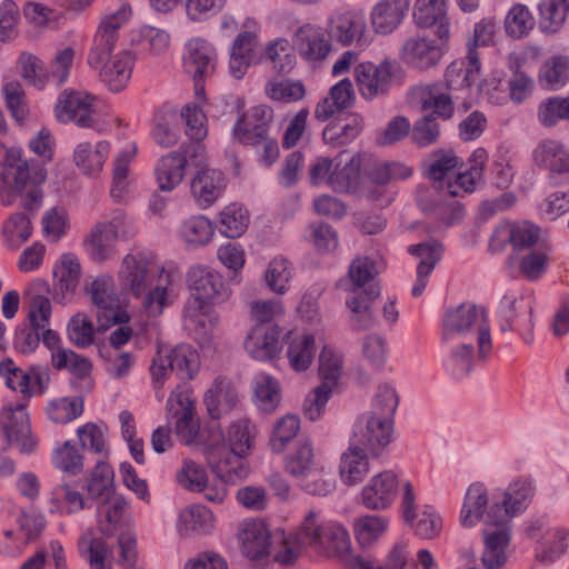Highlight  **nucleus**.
<instances>
[{
	"label": "nucleus",
	"mask_w": 569,
	"mask_h": 569,
	"mask_svg": "<svg viewBox=\"0 0 569 569\" xmlns=\"http://www.w3.org/2000/svg\"><path fill=\"white\" fill-rule=\"evenodd\" d=\"M535 495L530 479L519 478L508 488L495 489L490 493L481 482L471 483L466 491L460 523L473 528L479 522L493 527L483 531L485 550L481 561L486 569H501L507 562L506 550L511 539L510 520L522 513Z\"/></svg>",
	"instance_id": "1"
},
{
	"label": "nucleus",
	"mask_w": 569,
	"mask_h": 569,
	"mask_svg": "<svg viewBox=\"0 0 569 569\" xmlns=\"http://www.w3.org/2000/svg\"><path fill=\"white\" fill-rule=\"evenodd\" d=\"M173 277L144 250L126 253L116 273L121 291L139 300L142 312L150 318L159 317L172 303Z\"/></svg>",
	"instance_id": "2"
},
{
	"label": "nucleus",
	"mask_w": 569,
	"mask_h": 569,
	"mask_svg": "<svg viewBox=\"0 0 569 569\" xmlns=\"http://www.w3.org/2000/svg\"><path fill=\"white\" fill-rule=\"evenodd\" d=\"M191 291L183 307V327L201 346H209L219 325V316L207 308L222 305L231 297V289L222 274L207 266H193L187 273Z\"/></svg>",
	"instance_id": "3"
},
{
	"label": "nucleus",
	"mask_w": 569,
	"mask_h": 569,
	"mask_svg": "<svg viewBox=\"0 0 569 569\" xmlns=\"http://www.w3.org/2000/svg\"><path fill=\"white\" fill-rule=\"evenodd\" d=\"M256 428L247 420L232 423L227 435L210 427L206 445V460L212 472L231 480H244L249 466L244 457L252 447Z\"/></svg>",
	"instance_id": "4"
},
{
	"label": "nucleus",
	"mask_w": 569,
	"mask_h": 569,
	"mask_svg": "<svg viewBox=\"0 0 569 569\" xmlns=\"http://www.w3.org/2000/svg\"><path fill=\"white\" fill-rule=\"evenodd\" d=\"M480 61L475 47L469 48L466 58L455 60L446 70V84L449 93L441 92L436 86L419 87L413 91L422 110H433L438 118L450 119L453 106L459 100L466 108V98L471 86L479 79Z\"/></svg>",
	"instance_id": "5"
},
{
	"label": "nucleus",
	"mask_w": 569,
	"mask_h": 569,
	"mask_svg": "<svg viewBox=\"0 0 569 569\" xmlns=\"http://www.w3.org/2000/svg\"><path fill=\"white\" fill-rule=\"evenodd\" d=\"M441 339L446 343L476 341L478 359L486 360L492 349L486 310L470 302L449 308L442 317Z\"/></svg>",
	"instance_id": "6"
},
{
	"label": "nucleus",
	"mask_w": 569,
	"mask_h": 569,
	"mask_svg": "<svg viewBox=\"0 0 569 569\" xmlns=\"http://www.w3.org/2000/svg\"><path fill=\"white\" fill-rule=\"evenodd\" d=\"M303 546L328 557H345L350 549V536L339 522L326 519L322 512L310 509L295 532Z\"/></svg>",
	"instance_id": "7"
},
{
	"label": "nucleus",
	"mask_w": 569,
	"mask_h": 569,
	"mask_svg": "<svg viewBox=\"0 0 569 569\" xmlns=\"http://www.w3.org/2000/svg\"><path fill=\"white\" fill-rule=\"evenodd\" d=\"M6 163L9 174L13 177L14 188L23 192L24 207L28 209L38 208L43 197L40 186L47 178L43 163L34 159L23 160L19 149L7 150Z\"/></svg>",
	"instance_id": "8"
},
{
	"label": "nucleus",
	"mask_w": 569,
	"mask_h": 569,
	"mask_svg": "<svg viewBox=\"0 0 569 569\" xmlns=\"http://www.w3.org/2000/svg\"><path fill=\"white\" fill-rule=\"evenodd\" d=\"M343 151L335 159L319 158L310 170L313 184L326 182L335 191L347 192L358 186L361 172L362 156L353 154L343 160Z\"/></svg>",
	"instance_id": "9"
},
{
	"label": "nucleus",
	"mask_w": 569,
	"mask_h": 569,
	"mask_svg": "<svg viewBox=\"0 0 569 569\" xmlns=\"http://www.w3.org/2000/svg\"><path fill=\"white\" fill-rule=\"evenodd\" d=\"M532 298L530 293L508 290L497 308V318L501 331H517L527 343L532 341Z\"/></svg>",
	"instance_id": "10"
},
{
	"label": "nucleus",
	"mask_w": 569,
	"mask_h": 569,
	"mask_svg": "<svg viewBox=\"0 0 569 569\" xmlns=\"http://www.w3.org/2000/svg\"><path fill=\"white\" fill-rule=\"evenodd\" d=\"M168 416L174 419V432L187 446L199 442L200 422L196 417L194 399L190 388L178 386L167 402Z\"/></svg>",
	"instance_id": "11"
},
{
	"label": "nucleus",
	"mask_w": 569,
	"mask_h": 569,
	"mask_svg": "<svg viewBox=\"0 0 569 569\" xmlns=\"http://www.w3.org/2000/svg\"><path fill=\"white\" fill-rule=\"evenodd\" d=\"M393 432V419L365 412L355 422L350 441L367 449L371 457L377 458L391 443Z\"/></svg>",
	"instance_id": "12"
},
{
	"label": "nucleus",
	"mask_w": 569,
	"mask_h": 569,
	"mask_svg": "<svg viewBox=\"0 0 569 569\" xmlns=\"http://www.w3.org/2000/svg\"><path fill=\"white\" fill-rule=\"evenodd\" d=\"M27 400L16 405L9 402L0 411L2 435L10 446H17L23 455L33 452L38 441L31 432L27 412Z\"/></svg>",
	"instance_id": "13"
},
{
	"label": "nucleus",
	"mask_w": 569,
	"mask_h": 569,
	"mask_svg": "<svg viewBox=\"0 0 569 569\" xmlns=\"http://www.w3.org/2000/svg\"><path fill=\"white\" fill-rule=\"evenodd\" d=\"M131 7L122 3L116 11L106 13L98 26L93 46L88 54V64L98 67L116 48L119 30L129 22Z\"/></svg>",
	"instance_id": "14"
},
{
	"label": "nucleus",
	"mask_w": 569,
	"mask_h": 569,
	"mask_svg": "<svg viewBox=\"0 0 569 569\" xmlns=\"http://www.w3.org/2000/svg\"><path fill=\"white\" fill-rule=\"evenodd\" d=\"M90 295L94 306L102 310L113 325H123L130 320L126 310L130 299L121 288L116 289L111 274L98 276L90 284Z\"/></svg>",
	"instance_id": "15"
},
{
	"label": "nucleus",
	"mask_w": 569,
	"mask_h": 569,
	"mask_svg": "<svg viewBox=\"0 0 569 569\" xmlns=\"http://www.w3.org/2000/svg\"><path fill=\"white\" fill-rule=\"evenodd\" d=\"M51 463L60 472L57 483L50 492V512L69 513L71 511V440L57 442Z\"/></svg>",
	"instance_id": "16"
},
{
	"label": "nucleus",
	"mask_w": 569,
	"mask_h": 569,
	"mask_svg": "<svg viewBox=\"0 0 569 569\" xmlns=\"http://www.w3.org/2000/svg\"><path fill=\"white\" fill-rule=\"evenodd\" d=\"M399 66L395 60H383L379 64L362 62L355 69V78L360 94L372 100L388 91Z\"/></svg>",
	"instance_id": "17"
},
{
	"label": "nucleus",
	"mask_w": 569,
	"mask_h": 569,
	"mask_svg": "<svg viewBox=\"0 0 569 569\" xmlns=\"http://www.w3.org/2000/svg\"><path fill=\"white\" fill-rule=\"evenodd\" d=\"M203 148L192 144L184 152H170L163 156L154 167V177L161 191L170 192L179 186L186 174L188 158H201Z\"/></svg>",
	"instance_id": "18"
},
{
	"label": "nucleus",
	"mask_w": 569,
	"mask_h": 569,
	"mask_svg": "<svg viewBox=\"0 0 569 569\" xmlns=\"http://www.w3.org/2000/svg\"><path fill=\"white\" fill-rule=\"evenodd\" d=\"M327 33L330 39L342 46L355 43L366 47L370 42L366 19L362 13L355 11L332 14L327 23Z\"/></svg>",
	"instance_id": "19"
},
{
	"label": "nucleus",
	"mask_w": 569,
	"mask_h": 569,
	"mask_svg": "<svg viewBox=\"0 0 569 569\" xmlns=\"http://www.w3.org/2000/svg\"><path fill=\"white\" fill-rule=\"evenodd\" d=\"M217 59L216 48L203 38H191L184 44L183 68L194 81L210 78L214 73Z\"/></svg>",
	"instance_id": "20"
},
{
	"label": "nucleus",
	"mask_w": 569,
	"mask_h": 569,
	"mask_svg": "<svg viewBox=\"0 0 569 569\" xmlns=\"http://www.w3.org/2000/svg\"><path fill=\"white\" fill-rule=\"evenodd\" d=\"M273 111L266 104L254 106L242 112L232 128V137L242 144L250 146L269 133Z\"/></svg>",
	"instance_id": "21"
},
{
	"label": "nucleus",
	"mask_w": 569,
	"mask_h": 569,
	"mask_svg": "<svg viewBox=\"0 0 569 569\" xmlns=\"http://www.w3.org/2000/svg\"><path fill=\"white\" fill-rule=\"evenodd\" d=\"M399 486L396 473L390 470L379 472L363 486L361 502L369 510H386L395 502Z\"/></svg>",
	"instance_id": "22"
},
{
	"label": "nucleus",
	"mask_w": 569,
	"mask_h": 569,
	"mask_svg": "<svg viewBox=\"0 0 569 569\" xmlns=\"http://www.w3.org/2000/svg\"><path fill=\"white\" fill-rule=\"evenodd\" d=\"M533 163L549 172L550 178L569 182V147L556 139H543L532 150Z\"/></svg>",
	"instance_id": "23"
},
{
	"label": "nucleus",
	"mask_w": 569,
	"mask_h": 569,
	"mask_svg": "<svg viewBox=\"0 0 569 569\" xmlns=\"http://www.w3.org/2000/svg\"><path fill=\"white\" fill-rule=\"evenodd\" d=\"M399 54L401 60L408 66L419 70H427L439 63L442 50L432 38L416 34L403 41Z\"/></svg>",
	"instance_id": "24"
},
{
	"label": "nucleus",
	"mask_w": 569,
	"mask_h": 569,
	"mask_svg": "<svg viewBox=\"0 0 569 569\" xmlns=\"http://www.w3.org/2000/svg\"><path fill=\"white\" fill-rule=\"evenodd\" d=\"M380 293V286H369L360 293H348L349 297L345 303L349 313V326L352 331L368 330L377 325V317L372 306Z\"/></svg>",
	"instance_id": "25"
},
{
	"label": "nucleus",
	"mask_w": 569,
	"mask_h": 569,
	"mask_svg": "<svg viewBox=\"0 0 569 569\" xmlns=\"http://www.w3.org/2000/svg\"><path fill=\"white\" fill-rule=\"evenodd\" d=\"M226 187L227 178L222 171L206 168L193 177L191 197L200 209H208L221 198Z\"/></svg>",
	"instance_id": "26"
},
{
	"label": "nucleus",
	"mask_w": 569,
	"mask_h": 569,
	"mask_svg": "<svg viewBox=\"0 0 569 569\" xmlns=\"http://www.w3.org/2000/svg\"><path fill=\"white\" fill-rule=\"evenodd\" d=\"M133 64V54L128 50H123L112 57L109 54L98 67H90L99 70L101 81L110 91L120 92L128 86L131 79Z\"/></svg>",
	"instance_id": "27"
},
{
	"label": "nucleus",
	"mask_w": 569,
	"mask_h": 569,
	"mask_svg": "<svg viewBox=\"0 0 569 569\" xmlns=\"http://www.w3.org/2000/svg\"><path fill=\"white\" fill-rule=\"evenodd\" d=\"M442 246L432 240L408 247V253L418 260L416 268V281L411 289L413 297H420L429 281V277L442 258Z\"/></svg>",
	"instance_id": "28"
},
{
	"label": "nucleus",
	"mask_w": 569,
	"mask_h": 569,
	"mask_svg": "<svg viewBox=\"0 0 569 569\" xmlns=\"http://www.w3.org/2000/svg\"><path fill=\"white\" fill-rule=\"evenodd\" d=\"M292 43L300 57L309 62L325 60L331 50L322 28L311 23L301 26L295 32Z\"/></svg>",
	"instance_id": "29"
},
{
	"label": "nucleus",
	"mask_w": 569,
	"mask_h": 569,
	"mask_svg": "<svg viewBox=\"0 0 569 569\" xmlns=\"http://www.w3.org/2000/svg\"><path fill=\"white\" fill-rule=\"evenodd\" d=\"M242 553L251 560H261L270 555V532L261 520H244L239 530Z\"/></svg>",
	"instance_id": "30"
},
{
	"label": "nucleus",
	"mask_w": 569,
	"mask_h": 569,
	"mask_svg": "<svg viewBox=\"0 0 569 569\" xmlns=\"http://www.w3.org/2000/svg\"><path fill=\"white\" fill-rule=\"evenodd\" d=\"M409 9L408 0H380L370 11V22L373 31L387 36L402 23Z\"/></svg>",
	"instance_id": "31"
},
{
	"label": "nucleus",
	"mask_w": 569,
	"mask_h": 569,
	"mask_svg": "<svg viewBox=\"0 0 569 569\" xmlns=\"http://www.w3.org/2000/svg\"><path fill=\"white\" fill-rule=\"evenodd\" d=\"M380 272L377 261L369 257L355 258L345 278L337 286L347 293H360L369 286H379L376 278Z\"/></svg>",
	"instance_id": "32"
},
{
	"label": "nucleus",
	"mask_w": 569,
	"mask_h": 569,
	"mask_svg": "<svg viewBox=\"0 0 569 569\" xmlns=\"http://www.w3.org/2000/svg\"><path fill=\"white\" fill-rule=\"evenodd\" d=\"M412 17L418 27H437V34L440 39L449 38L447 0H416Z\"/></svg>",
	"instance_id": "33"
},
{
	"label": "nucleus",
	"mask_w": 569,
	"mask_h": 569,
	"mask_svg": "<svg viewBox=\"0 0 569 569\" xmlns=\"http://www.w3.org/2000/svg\"><path fill=\"white\" fill-rule=\"evenodd\" d=\"M278 326L256 325L244 340V349L252 359L269 360L280 350Z\"/></svg>",
	"instance_id": "34"
},
{
	"label": "nucleus",
	"mask_w": 569,
	"mask_h": 569,
	"mask_svg": "<svg viewBox=\"0 0 569 569\" xmlns=\"http://www.w3.org/2000/svg\"><path fill=\"white\" fill-rule=\"evenodd\" d=\"M322 465L309 439H299L283 460L284 470L298 479L311 477L316 471L322 470Z\"/></svg>",
	"instance_id": "35"
},
{
	"label": "nucleus",
	"mask_w": 569,
	"mask_h": 569,
	"mask_svg": "<svg viewBox=\"0 0 569 569\" xmlns=\"http://www.w3.org/2000/svg\"><path fill=\"white\" fill-rule=\"evenodd\" d=\"M238 391L230 379L217 378L206 391L203 402L208 415L219 419L229 413L237 405Z\"/></svg>",
	"instance_id": "36"
},
{
	"label": "nucleus",
	"mask_w": 569,
	"mask_h": 569,
	"mask_svg": "<svg viewBox=\"0 0 569 569\" xmlns=\"http://www.w3.org/2000/svg\"><path fill=\"white\" fill-rule=\"evenodd\" d=\"M258 36L252 31L240 32L230 48L229 70L234 79H241L247 69L257 62Z\"/></svg>",
	"instance_id": "37"
},
{
	"label": "nucleus",
	"mask_w": 569,
	"mask_h": 569,
	"mask_svg": "<svg viewBox=\"0 0 569 569\" xmlns=\"http://www.w3.org/2000/svg\"><path fill=\"white\" fill-rule=\"evenodd\" d=\"M476 341H459L447 343L448 347L442 357V367L453 379H463L473 370Z\"/></svg>",
	"instance_id": "38"
},
{
	"label": "nucleus",
	"mask_w": 569,
	"mask_h": 569,
	"mask_svg": "<svg viewBox=\"0 0 569 569\" xmlns=\"http://www.w3.org/2000/svg\"><path fill=\"white\" fill-rule=\"evenodd\" d=\"M137 154V144L127 143L117 154L112 168L111 198L121 202L126 199L131 184L130 164Z\"/></svg>",
	"instance_id": "39"
},
{
	"label": "nucleus",
	"mask_w": 569,
	"mask_h": 569,
	"mask_svg": "<svg viewBox=\"0 0 569 569\" xmlns=\"http://www.w3.org/2000/svg\"><path fill=\"white\" fill-rule=\"evenodd\" d=\"M365 120L359 113L346 116L338 122L326 126L322 132L323 142L332 148H340L351 143L363 130Z\"/></svg>",
	"instance_id": "40"
},
{
	"label": "nucleus",
	"mask_w": 569,
	"mask_h": 569,
	"mask_svg": "<svg viewBox=\"0 0 569 569\" xmlns=\"http://www.w3.org/2000/svg\"><path fill=\"white\" fill-rule=\"evenodd\" d=\"M367 449L350 441L348 450L342 455L340 477L343 483L353 486L361 482L370 471Z\"/></svg>",
	"instance_id": "41"
},
{
	"label": "nucleus",
	"mask_w": 569,
	"mask_h": 569,
	"mask_svg": "<svg viewBox=\"0 0 569 569\" xmlns=\"http://www.w3.org/2000/svg\"><path fill=\"white\" fill-rule=\"evenodd\" d=\"M287 358L290 367L297 371H306L316 355V336L312 332L297 333L288 337Z\"/></svg>",
	"instance_id": "42"
},
{
	"label": "nucleus",
	"mask_w": 569,
	"mask_h": 569,
	"mask_svg": "<svg viewBox=\"0 0 569 569\" xmlns=\"http://www.w3.org/2000/svg\"><path fill=\"white\" fill-rule=\"evenodd\" d=\"M569 529L555 527L548 529L536 545V559L541 563H552L566 553Z\"/></svg>",
	"instance_id": "43"
},
{
	"label": "nucleus",
	"mask_w": 569,
	"mask_h": 569,
	"mask_svg": "<svg viewBox=\"0 0 569 569\" xmlns=\"http://www.w3.org/2000/svg\"><path fill=\"white\" fill-rule=\"evenodd\" d=\"M427 176L436 187L446 191V183L452 180L459 167V158L452 151L439 150L432 152L426 160Z\"/></svg>",
	"instance_id": "44"
},
{
	"label": "nucleus",
	"mask_w": 569,
	"mask_h": 569,
	"mask_svg": "<svg viewBox=\"0 0 569 569\" xmlns=\"http://www.w3.org/2000/svg\"><path fill=\"white\" fill-rule=\"evenodd\" d=\"M109 151L110 146L106 141L94 146L88 142L79 143L73 152V162L83 174L96 176L102 170Z\"/></svg>",
	"instance_id": "45"
},
{
	"label": "nucleus",
	"mask_w": 569,
	"mask_h": 569,
	"mask_svg": "<svg viewBox=\"0 0 569 569\" xmlns=\"http://www.w3.org/2000/svg\"><path fill=\"white\" fill-rule=\"evenodd\" d=\"M103 226H93L83 240V248L88 257L97 263H103L116 254L118 240L111 232L102 229Z\"/></svg>",
	"instance_id": "46"
},
{
	"label": "nucleus",
	"mask_w": 569,
	"mask_h": 569,
	"mask_svg": "<svg viewBox=\"0 0 569 569\" xmlns=\"http://www.w3.org/2000/svg\"><path fill=\"white\" fill-rule=\"evenodd\" d=\"M540 238V229L529 221H520L508 226L499 227L492 234V242L509 240L515 249L530 248L535 246Z\"/></svg>",
	"instance_id": "47"
},
{
	"label": "nucleus",
	"mask_w": 569,
	"mask_h": 569,
	"mask_svg": "<svg viewBox=\"0 0 569 569\" xmlns=\"http://www.w3.org/2000/svg\"><path fill=\"white\" fill-rule=\"evenodd\" d=\"M212 513L201 505H192L180 511L177 530L181 537L202 533L211 528Z\"/></svg>",
	"instance_id": "48"
},
{
	"label": "nucleus",
	"mask_w": 569,
	"mask_h": 569,
	"mask_svg": "<svg viewBox=\"0 0 569 569\" xmlns=\"http://www.w3.org/2000/svg\"><path fill=\"white\" fill-rule=\"evenodd\" d=\"M318 371L321 379L320 386L328 387L333 391L342 377L343 356L329 345L322 346L319 355Z\"/></svg>",
	"instance_id": "49"
},
{
	"label": "nucleus",
	"mask_w": 569,
	"mask_h": 569,
	"mask_svg": "<svg viewBox=\"0 0 569 569\" xmlns=\"http://www.w3.org/2000/svg\"><path fill=\"white\" fill-rule=\"evenodd\" d=\"M167 356L169 367L181 380H191L200 368V357L189 345H179Z\"/></svg>",
	"instance_id": "50"
},
{
	"label": "nucleus",
	"mask_w": 569,
	"mask_h": 569,
	"mask_svg": "<svg viewBox=\"0 0 569 569\" xmlns=\"http://www.w3.org/2000/svg\"><path fill=\"white\" fill-rule=\"evenodd\" d=\"M389 518L379 515H366L355 521L353 531L361 547H370L385 536L389 528Z\"/></svg>",
	"instance_id": "51"
},
{
	"label": "nucleus",
	"mask_w": 569,
	"mask_h": 569,
	"mask_svg": "<svg viewBox=\"0 0 569 569\" xmlns=\"http://www.w3.org/2000/svg\"><path fill=\"white\" fill-rule=\"evenodd\" d=\"M128 500L117 492L101 499L97 507L100 530L103 535H111L117 523L120 522Z\"/></svg>",
	"instance_id": "52"
},
{
	"label": "nucleus",
	"mask_w": 569,
	"mask_h": 569,
	"mask_svg": "<svg viewBox=\"0 0 569 569\" xmlns=\"http://www.w3.org/2000/svg\"><path fill=\"white\" fill-rule=\"evenodd\" d=\"M293 43L286 38H277L267 43L263 52L264 59L271 63L274 71L287 74L296 66Z\"/></svg>",
	"instance_id": "53"
},
{
	"label": "nucleus",
	"mask_w": 569,
	"mask_h": 569,
	"mask_svg": "<svg viewBox=\"0 0 569 569\" xmlns=\"http://www.w3.org/2000/svg\"><path fill=\"white\" fill-rule=\"evenodd\" d=\"M248 210L239 203H230L219 213V232L227 238H238L249 226Z\"/></svg>",
	"instance_id": "54"
},
{
	"label": "nucleus",
	"mask_w": 569,
	"mask_h": 569,
	"mask_svg": "<svg viewBox=\"0 0 569 569\" xmlns=\"http://www.w3.org/2000/svg\"><path fill=\"white\" fill-rule=\"evenodd\" d=\"M569 11V0H541L539 4V28L543 33L553 34L563 27Z\"/></svg>",
	"instance_id": "55"
},
{
	"label": "nucleus",
	"mask_w": 569,
	"mask_h": 569,
	"mask_svg": "<svg viewBox=\"0 0 569 569\" xmlns=\"http://www.w3.org/2000/svg\"><path fill=\"white\" fill-rule=\"evenodd\" d=\"M292 277L293 267L283 257L273 258L263 273L267 288L276 295H284L289 290Z\"/></svg>",
	"instance_id": "56"
},
{
	"label": "nucleus",
	"mask_w": 569,
	"mask_h": 569,
	"mask_svg": "<svg viewBox=\"0 0 569 569\" xmlns=\"http://www.w3.org/2000/svg\"><path fill=\"white\" fill-rule=\"evenodd\" d=\"M214 234L212 222L204 216H192L186 219L180 227L183 241L193 247L206 246Z\"/></svg>",
	"instance_id": "57"
},
{
	"label": "nucleus",
	"mask_w": 569,
	"mask_h": 569,
	"mask_svg": "<svg viewBox=\"0 0 569 569\" xmlns=\"http://www.w3.org/2000/svg\"><path fill=\"white\" fill-rule=\"evenodd\" d=\"M569 80V58L556 56L548 59L539 70L541 87L550 90H559Z\"/></svg>",
	"instance_id": "58"
},
{
	"label": "nucleus",
	"mask_w": 569,
	"mask_h": 569,
	"mask_svg": "<svg viewBox=\"0 0 569 569\" xmlns=\"http://www.w3.org/2000/svg\"><path fill=\"white\" fill-rule=\"evenodd\" d=\"M114 472L102 459H97L94 470L86 485V489L92 499L101 500L116 492L113 486Z\"/></svg>",
	"instance_id": "59"
},
{
	"label": "nucleus",
	"mask_w": 569,
	"mask_h": 569,
	"mask_svg": "<svg viewBox=\"0 0 569 569\" xmlns=\"http://www.w3.org/2000/svg\"><path fill=\"white\" fill-rule=\"evenodd\" d=\"M300 430V420L295 415H286L279 418L271 430L269 446L272 452L281 453L297 437Z\"/></svg>",
	"instance_id": "60"
},
{
	"label": "nucleus",
	"mask_w": 569,
	"mask_h": 569,
	"mask_svg": "<svg viewBox=\"0 0 569 569\" xmlns=\"http://www.w3.org/2000/svg\"><path fill=\"white\" fill-rule=\"evenodd\" d=\"M256 402L261 410H274L281 400L279 382L267 373H259L253 379Z\"/></svg>",
	"instance_id": "61"
},
{
	"label": "nucleus",
	"mask_w": 569,
	"mask_h": 569,
	"mask_svg": "<svg viewBox=\"0 0 569 569\" xmlns=\"http://www.w3.org/2000/svg\"><path fill=\"white\" fill-rule=\"evenodd\" d=\"M80 555L89 562L90 569H111V551L103 538L83 537L79 540Z\"/></svg>",
	"instance_id": "62"
},
{
	"label": "nucleus",
	"mask_w": 569,
	"mask_h": 569,
	"mask_svg": "<svg viewBox=\"0 0 569 569\" xmlns=\"http://www.w3.org/2000/svg\"><path fill=\"white\" fill-rule=\"evenodd\" d=\"M398 405L399 396L395 386L390 382H382L378 385L367 413L393 419Z\"/></svg>",
	"instance_id": "63"
},
{
	"label": "nucleus",
	"mask_w": 569,
	"mask_h": 569,
	"mask_svg": "<svg viewBox=\"0 0 569 569\" xmlns=\"http://www.w3.org/2000/svg\"><path fill=\"white\" fill-rule=\"evenodd\" d=\"M423 539L436 538L442 528V519L432 506L425 505L420 507L416 513V518L411 521H405Z\"/></svg>",
	"instance_id": "64"
}]
</instances>
